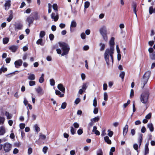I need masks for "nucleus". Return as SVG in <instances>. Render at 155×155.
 <instances>
[{"label":"nucleus","instance_id":"nucleus-1","mask_svg":"<svg viewBox=\"0 0 155 155\" xmlns=\"http://www.w3.org/2000/svg\"><path fill=\"white\" fill-rule=\"evenodd\" d=\"M113 53L114 51L112 47H111L110 49L107 48L105 50L104 54V59L106 62L108 66H109V55H110L112 63H113L114 60L113 55Z\"/></svg>","mask_w":155,"mask_h":155},{"label":"nucleus","instance_id":"nucleus-2","mask_svg":"<svg viewBox=\"0 0 155 155\" xmlns=\"http://www.w3.org/2000/svg\"><path fill=\"white\" fill-rule=\"evenodd\" d=\"M58 44L63 51L61 54V56H64L68 54L70 50L69 46L68 44L63 42H59Z\"/></svg>","mask_w":155,"mask_h":155},{"label":"nucleus","instance_id":"nucleus-3","mask_svg":"<svg viewBox=\"0 0 155 155\" xmlns=\"http://www.w3.org/2000/svg\"><path fill=\"white\" fill-rule=\"evenodd\" d=\"M149 93L147 92H143L140 97V100L141 102L143 104H147L148 102Z\"/></svg>","mask_w":155,"mask_h":155},{"label":"nucleus","instance_id":"nucleus-4","mask_svg":"<svg viewBox=\"0 0 155 155\" xmlns=\"http://www.w3.org/2000/svg\"><path fill=\"white\" fill-rule=\"evenodd\" d=\"M99 31L100 34L102 35L103 39H107V31L105 26H103L100 29Z\"/></svg>","mask_w":155,"mask_h":155},{"label":"nucleus","instance_id":"nucleus-5","mask_svg":"<svg viewBox=\"0 0 155 155\" xmlns=\"http://www.w3.org/2000/svg\"><path fill=\"white\" fill-rule=\"evenodd\" d=\"M12 147L11 145L8 143H5L3 145L4 150L5 152H8L9 151Z\"/></svg>","mask_w":155,"mask_h":155},{"label":"nucleus","instance_id":"nucleus-6","mask_svg":"<svg viewBox=\"0 0 155 155\" xmlns=\"http://www.w3.org/2000/svg\"><path fill=\"white\" fill-rule=\"evenodd\" d=\"M34 21L33 18L30 15L27 17L26 20V21L28 22V25L29 27H30L31 24H33Z\"/></svg>","mask_w":155,"mask_h":155},{"label":"nucleus","instance_id":"nucleus-7","mask_svg":"<svg viewBox=\"0 0 155 155\" xmlns=\"http://www.w3.org/2000/svg\"><path fill=\"white\" fill-rule=\"evenodd\" d=\"M23 61L21 59H19L15 61L14 62L15 67L16 68H19L21 66Z\"/></svg>","mask_w":155,"mask_h":155},{"label":"nucleus","instance_id":"nucleus-8","mask_svg":"<svg viewBox=\"0 0 155 155\" xmlns=\"http://www.w3.org/2000/svg\"><path fill=\"white\" fill-rule=\"evenodd\" d=\"M30 15L33 18L34 20H37L39 19V17L38 15V13L37 12H32Z\"/></svg>","mask_w":155,"mask_h":155},{"label":"nucleus","instance_id":"nucleus-9","mask_svg":"<svg viewBox=\"0 0 155 155\" xmlns=\"http://www.w3.org/2000/svg\"><path fill=\"white\" fill-rule=\"evenodd\" d=\"M11 0H8L5 1L4 4L5 10H7L10 8L11 6Z\"/></svg>","mask_w":155,"mask_h":155},{"label":"nucleus","instance_id":"nucleus-10","mask_svg":"<svg viewBox=\"0 0 155 155\" xmlns=\"http://www.w3.org/2000/svg\"><path fill=\"white\" fill-rule=\"evenodd\" d=\"M35 89L38 95L41 96L44 94L43 90L40 86H38L37 88H35Z\"/></svg>","mask_w":155,"mask_h":155},{"label":"nucleus","instance_id":"nucleus-11","mask_svg":"<svg viewBox=\"0 0 155 155\" xmlns=\"http://www.w3.org/2000/svg\"><path fill=\"white\" fill-rule=\"evenodd\" d=\"M51 18L53 19L55 21H57L59 18V16L58 14L56 15L55 13L52 12L51 15Z\"/></svg>","mask_w":155,"mask_h":155},{"label":"nucleus","instance_id":"nucleus-12","mask_svg":"<svg viewBox=\"0 0 155 155\" xmlns=\"http://www.w3.org/2000/svg\"><path fill=\"white\" fill-rule=\"evenodd\" d=\"M18 47L17 46L13 45L9 47V49L13 52H15Z\"/></svg>","mask_w":155,"mask_h":155},{"label":"nucleus","instance_id":"nucleus-13","mask_svg":"<svg viewBox=\"0 0 155 155\" xmlns=\"http://www.w3.org/2000/svg\"><path fill=\"white\" fill-rule=\"evenodd\" d=\"M132 7L133 9L134 12L135 14L137 16V10H136V8L137 7V4L135 2H133L132 5Z\"/></svg>","mask_w":155,"mask_h":155},{"label":"nucleus","instance_id":"nucleus-14","mask_svg":"<svg viewBox=\"0 0 155 155\" xmlns=\"http://www.w3.org/2000/svg\"><path fill=\"white\" fill-rule=\"evenodd\" d=\"M149 143H147L145 145L144 148V155H146L149 153V149L148 148V145Z\"/></svg>","mask_w":155,"mask_h":155},{"label":"nucleus","instance_id":"nucleus-15","mask_svg":"<svg viewBox=\"0 0 155 155\" xmlns=\"http://www.w3.org/2000/svg\"><path fill=\"white\" fill-rule=\"evenodd\" d=\"M58 89L63 92H64L65 91V88L61 84H59L58 85Z\"/></svg>","mask_w":155,"mask_h":155},{"label":"nucleus","instance_id":"nucleus-16","mask_svg":"<svg viewBox=\"0 0 155 155\" xmlns=\"http://www.w3.org/2000/svg\"><path fill=\"white\" fill-rule=\"evenodd\" d=\"M128 128V125L127 124H126L123 128V134L124 137L127 134V133Z\"/></svg>","mask_w":155,"mask_h":155},{"label":"nucleus","instance_id":"nucleus-17","mask_svg":"<svg viewBox=\"0 0 155 155\" xmlns=\"http://www.w3.org/2000/svg\"><path fill=\"white\" fill-rule=\"evenodd\" d=\"M151 74V72L150 71H146L144 74L143 76V78L145 77L146 78H147V79H149L150 75Z\"/></svg>","mask_w":155,"mask_h":155},{"label":"nucleus","instance_id":"nucleus-18","mask_svg":"<svg viewBox=\"0 0 155 155\" xmlns=\"http://www.w3.org/2000/svg\"><path fill=\"white\" fill-rule=\"evenodd\" d=\"M149 79H147V78H146L145 77L142 78L141 79V82L142 83H143V87H142V88H143L144 87L145 85L147 84V82L148 81Z\"/></svg>","mask_w":155,"mask_h":155},{"label":"nucleus","instance_id":"nucleus-19","mask_svg":"<svg viewBox=\"0 0 155 155\" xmlns=\"http://www.w3.org/2000/svg\"><path fill=\"white\" fill-rule=\"evenodd\" d=\"M147 125V127L149 128V130L151 132H152L153 131L154 127L152 123L148 124Z\"/></svg>","mask_w":155,"mask_h":155},{"label":"nucleus","instance_id":"nucleus-20","mask_svg":"<svg viewBox=\"0 0 155 155\" xmlns=\"http://www.w3.org/2000/svg\"><path fill=\"white\" fill-rule=\"evenodd\" d=\"M104 139L105 142L108 144H111V141L109 139L108 137L107 136L105 137L104 138Z\"/></svg>","mask_w":155,"mask_h":155},{"label":"nucleus","instance_id":"nucleus-21","mask_svg":"<svg viewBox=\"0 0 155 155\" xmlns=\"http://www.w3.org/2000/svg\"><path fill=\"white\" fill-rule=\"evenodd\" d=\"M29 75L28 77V79L29 80H33L35 79V76L34 74H29V73L28 74V75Z\"/></svg>","mask_w":155,"mask_h":155},{"label":"nucleus","instance_id":"nucleus-22","mask_svg":"<svg viewBox=\"0 0 155 155\" xmlns=\"http://www.w3.org/2000/svg\"><path fill=\"white\" fill-rule=\"evenodd\" d=\"M114 39H110V42L109 44L110 45V49L111 47L113 48V51H114Z\"/></svg>","mask_w":155,"mask_h":155},{"label":"nucleus","instance_id":"nucleus-23","mask_svg":"<svg viewBox=\"0 0 155 155\" xmlns=\"http://www.w3.org/2000/svg\"><path fill=\"white\" fill-rule=\"evenodd\" d=\"M143 136V135L141 134H140L139 135V139H138V143L139 144V147H140V145L141 144V143L142 141Z\"/></svg>","mask_w":155,"mask_h":155},{"label":"nucleus","instance_id":"nucleus-24","mask_svg":"<svg viewBox=\"0 0 155 155\" xmlns=\"http://www.w3.org/2000/svg\"><path fill=\"white\" fill-rule=\"evenodd\" d=\"M5 133V128L2 126L0 127V135H4Z\"/></svg>","mask_w":155,"mask_h":155},{"label":"nucleus","instance_id":"nucleus-25","mask_svg":"<svg viewBox=\"0 0 155 155\" xmlns=\"http://www.w3.org/2000/svg\"><path fill=\"white\" fill-rule=\"evenodd\" d=\"M10 11L11 14L9 15L8 18L7 19V21L9 22H10L11 21L13 18L12 11L11 10Z\"/></svg>","mask_w":155,"mask_h":155},{"label":"nucleus","instance_id":"nucleus-26","mask_svg":"<svg viewBox=\"0 0 155 155\" xmlns=\"http://www.w3.org/2000/svg\"><path fill=\"white\" fill-rule=\"evenodd\" d=\"M55 92L56 95L59 96V97H63L64 96V94H61V92L58 90H56Z\"/></svg>","mask_w":155,"mask_h":155},{"label":"nucleus","instance_id":"nucleus-27","mask_svg":"<svg viewBox=\"0 0 155 155\" xmlns=\"http://www.w3.org/2000/svg\"><path fill=\"white\" fill-rule=\"evenodd\" d=\"M99 46L101 47L100 49V51H103L105 47V45L104 44L102 43H100L99 44Z\"/></svg>","mask_w":155,"mask_h":155},{"label":"nucleus","instance_id":"nucleus-28","mask_svg":"<svg viewBox=\"0 0 155 155\" xmlns=\"http://www.w3.org/2000/svg\"><path fill=\"white\" fill-rule=\"evenodd\" d=\"M149 12L150 14H151L153 13H155V8H153L152 6H150L149 8Z\"/></svg>","mask_w":155,"mask_h":155},{"label":"nucleus","instance_id":"nucleus-29","mask_svg":"<svg viewBox=\"0 0 155 155\" xmlns=\"http://www.w3.org/2000/svg\"><path fill=\"white\" fill-rule=\"evenodd\" d=\"M100 119L99 117L98 116L95 117L94 118L91 119V120L92 122H93L94 123L96 122L99 120Z\"/></svg>","mask_w":155,"mask_h":155},{"label":"nucleus","instance_id":"nucleus-30","mask_svg":"<svg viewBox=\"0 0 155 155\" xmlns=\"http://www.w3.org/2000/svg\"><path fill=\"white\" fill-rule=\"evenodd\" d=\"M5 115L6 116L7 118L8 119H11L12 117V116L11 114H10L8 112L6 111L5 112Z\"/></svg>","mask_w":155,"mask_h":155},{"label":"nucleus","instance_id":"nucleus-31","mask_svg":"<svg viewBox=\"0 0 155 155\" xmlns=\"http://www.w3.org/2000/svg\"><path fill=\"white\" fill-rule=\"evenodd\" d=\"M77 24L75 21L73 20L72 21L71 23L70 27L71 28H75Z\"/></svg>","mask_w":155,"mask_h":155},{"label":"nucleus","instance_id":"nucleus-32","mask_svg":"<svg viewBox=\"0 0 155 155\" xmlns=\"http://www.w3.org/2000/svg\"><path fill=\"white\" fill-rule=\"evenodd\" d=\"M150 58L153 60H155V52L149 55Z\"/></svg>","mask_w":155,"mask_h":155},{"label":"nucleus","instance_id":"nucleus-33","mask_svg":"<svg viewBox=\"0 0 155 155\" xmlns=\"http://www.w3.org/2000/svg\"><path fill=\"white\" fill-rule=\"evenodd\" d=\"M97 155H103V152L101 149H98L97 151Z\"/></svg>","mask_w":155,"mask_h":155},{"label":"nucleus","instance_id":"nucleus-34","mask_svg":"<svg viewBox=\"0 0 155 155\" xmlns=\"http://www.w3.org/2000/svg\"><path fill=\"white\" fill-rule=\"evenodd\" d=\"M87 83H84L83 84L82 88L83 90L85 91L87 87Z\"/></svg>","mask_w":155,"mask_h":155},{"label":"nucleus","instance_id":"nucleus-35","mask_svg":"<svg viewBox=\"0 0 155 155\" xmlns=\"http://www.w3.org/2000/svg\"><path fill=\"white\" fill-rule=\"evenodd\" d=\"M45 35V32L43 31H41L40 32L39 36L40 38H43Z\"/></svg>","mask_w":155,"mask_h":155},{"label":"nucleus","instance_id":"nucleus-36","mask_svg":"<svg viewBox=\"0 0 155 155\" xmlns=\"http://www.w3.org/2000/svg\"><path fill=\"white\" fill-rule=\"evenodd\" d=\"M48 149V147L46 146H44L42 149V151L44 154H45L47 153V152Z\"/></svg>","mask_w":155,"mask_h":155},{"label":"nucleus","instance_id":"nucleus-37","mask_svg":"<svg viewBox=\"0 0 155 155\" xmlns=\"http://www.w3.org/2000/svg\"><path fill=\"white\" fill-rule=\"evenodd\" d=\"M125 73L124 71H122L119 75V77L121 78L123 80L124 78Z\"/></svg>","mask_w":155,"mask_h":155},{"label":"nucleus","instance_id":"nucleus-38","mask_svg":"<svg viewBox=\"0 0 155 155\" xmlns=\"http://www.w3.org/2000/svg\"><path fill=\"white\" fill-rule=\"evenodd\" d=\"M53 8L56 12L58 11V7L56 4H54L52 5Z\"/></svg>","mask_w":155,"mask_h":155},{"label":"nucleus","instance_id":"nucleus-39","mask_svg":"<svg viewBox=\"0 0 155 155\" xmlns=\"http://www.w3.org/2000/svg\"><path fill=\"white\" fill-rule=\"evenodd\" d=\"M34 127L35 128V131L38 133V132L40 131V128L38 127L37 124H36L34 126Z\"/></svg>","mask_w":155,"mask_h":155},{"label":"nucleus","instance_id":"nucleus-40","mask_svg":"<svg viewBox=\"0 0 155 155\" xmlns=\"http://www.w3.org/2000/svg\"><path fill=\"white\" fill-rule=\"evenodd\" d=\"M70 131L71 134L73 135L75 133L76 130L73 127H71Z\"/></svg>","mask_w":155,"mask_h":155},{"label":"nucleus","instance_id":"nucleus-41","mask_svg":"<svg viewBox=\"0 0 155 155\" xmlns=\"http://www.w3.org/2000/svg\"><path fill=\"white\" fill-rule=\"evenodd\" d=\"M83 133V129L80 128L77 131V133L78 135H81Z\"/></svg>","mask_w":155,"mask_h":155},{"label":"nucleus","instance_id":"nucleus-42","mask_svg":"<svg viewBox=\"0 0 155 155\" xmlns=\"http://www.w3.org/2000/svg\"><path fill=\"white\" fill-rule=\"evenodd\" d=\"M50 84L51 86H54L55 84V81L53 79H50Z\"/></svg>","mask_w":155,"mask_h":155},{"label":"nucleus","instance_id":"nucleus-43","mask_svg":"<svg viewBox=\"0 0 155 155\" xmlns=\"http://www.w3.org/2000/svg\"><path fill=\"white\" fill-rule=\"evenodd\" d=\"M107 131L108 132V135L110 137H111L112 136L113 132L112 131H110V129H109Z\"/></svg>","mask_w":155,"mask_h":155},{"label":"nucleus","instance_id":"nucleus-44","mask_svg":"<svg viewBox=\"0 0 155 155\" xmlns=\"http://www.w3.org/2000/svg\"><path fill=\"white\" fill-rule=\"evenodd\" d=\"M90 3L88 1L84 3V8H87L89 7L90 5Z\"/></svg>","mask_w":155,"mask_h":155},{"label":"nucleus","instance_id":"nucleus-45","mask_svg":"<svg viewBox=\"0 0 155 155\" xmlns=\"http://www.w3.org/2000/svg\"><path fill=\"white\" fill-rule=\"evenodd\" d=\"M73 126L75 128H78L79 127V124L77 122H74V123Z\"/></svg>","mask_w":155,"mask_h":155},{"label":"nucleus","instance_id":"nucleus-46","mask_svg":"<svg viewBox=\"0 0 155 155\" xmlns=\"http://www.w3.org/2000/svg\"><path fill=\"white\" fill-rule=\"evenodd\" d=\"M104 100L105 101H107L108 99V95L107 92H105L104 94Z\"/></svg>","mask_w":155,"mask_h":155},{"label":"nucleus","instance_id":"nucleus-47","mask_svg":"<svg viewBox=\"0 0 155 155\" xmlns=\"http://www.w3.org/2000/svg\"><path fill=\"white\" fill-rule=\"evenodd\" d=\"M93 106L96 107L97 105V101L96 97H95L93 100Z\"/></svg>","mask_w":155,"mask_h":155},{"label":"nucleus","instance_id":"nucleus-48","mask_svg":"<svg viewBox=\"0 0 155 155\" xmlns=\"http://www.w3.org/2000/svg\"><path fill=\"white\" fill-rule=\"evenodd\" d=\"M66 105L67 103L65 102H64L62 104L61 108L62 109H64L65 108Z\"/></svg>","mask_w":155,"mask_h":155},{"label":"nucleus","instance_id":"nucleus-49","mask_svg":"<svg viewBox=\"0 0 155 155\" xmlns=\"http://www.w3.org/2000/svg\"><path fill=\"white\" fill-rule=\"evenodd\" d=\"M25 124L23 123H21L19 125L20 128L21 129H24L25 128Z\"/></svg>","mask_w":155,"mask_h":155},{"label":"nucleus","instance_id":"nucleus-50","mask_svg":"<svg viewBox=\"0 0 155 155\" xmlns=\"http://www.w3.org/2000/svg\"><path fill=\"white\" fill-rule=\"evenodd\" d=\"M42 39H38L36 42V43L37 44H40L41 45H43V44L42 43Z\"/></svg>","mask_w":155,"mask_h":155},{"label":"nucleus","instance_id":"nucleus-51","mask_svg":"<svg viewBox=\"0 0 155 155\" xmlns=\"http://www.w3.org/2000/svg\"><path fill=\"white\" fill-rule=\"evenodd\" d=\"M133 147L135 150H136L137 152L138 151V146L137 144H134L133 145Z\"/></svg>","mask_w":155,"mask_h":155},{"label":"nucleus","instance_id":"nucleus-52","mask_svg":"<svg viewBox=\"0 0 155 155\" xmlns=\"http://www.w3.org/2000/svg\"><path fill=\"white\" fill-rule=\"evenodd\" d=\"M22 27V25L21 24H19L17 25L16 26H15V28L17 29H21V28Z\"/></svg>","mask_w":155,"mask_h":155},{"label":"nucleus","instance_id":"nucleus-53","mask_svg":"<svg viewBox=\"0 0 155 155\" xmlns=\"http://www.w3.org/2000/svg\"><path fill=\"white\" fill-rule=\"evenodd\" d=\"M35 84V81H31L29 82V85L30 86H32Z\"/></svg>","mask_w":155,"mask_h":155},{"label":"nucleus","instance_id":"nucleus-54","mask_svg":"<svg viewBox=\"0 0 155 155\" xmlns=\"http://www.w3.org/2000/svg\"><path fill=\"white\" fill-rule=\"evenodd\" d=\"M71 9L72 13H73L74 15H76L77 14V11L76 10V8H74V9H73L72 6L71 5Z\"/></svg>","mask_w":155,"mask_h":155},{"label":"nucleus","instance_id":"nucleus-55","mask_svg":"<svg viewBox=\"0 0 155 155\" xmlns=\"http://www.w3.org/2000/svg\"><path fill=\"white\" fill-rule=\"evenodd\" d=\"M80 101H81L80 99L79 98H77L76 99V100L74 101V103L76 104H78L79 103V102H80Z\"/></svg>","mask_w":155,"mask_h":155},{"label":"nucleus","instance_id":"nucleus-56","mask_svg":"<svg viewBox=\"0 0 155 155\" xmlns=\"http://www.w3.org/2000/svg\"><path fill=\"white\" fill-rule=\"evenodd\" d=\"M5 120V118L3 117H0V122L3 124Z\"/></svg>","mask_w":155,"mask_h":155},{"label":"nucleus","instance_id":"nucleus-57","mask_svg":"<svg viewBox=\"0 0 155 155\" xmlns=\"http://www.w3.org/2000/svg\"><path fill=\"white\" fill-rule=\"evenodd\" d=\"M151 117V113H149L145 116V118L147 119H149Z\"/></svg>","mask_w":155,"mask_h":155},{"label":"nucleus","instance_id":"nucleus-58","mask_svg":"<svg viewBox=\"0 0 155 155\" xmlns=\"http://www.w3.org/2000/svg\"><path fill=\"white\" fill-rule=\"evenodd\" d=\"M32 152V149L31 147H29L28 149V154L30 155Z\"/></svg>","mask_w":155,"mask_h":155},{"label":"nucleus","instance_id":"nucleus-59","mask_svg":"<svg viewBox=\"0 0 155 155\" xmlns=\"http://www.w3.org/2000/svg\"><path fill=\"white\" fill-rule=\"evenodd\" d=\"M130 103V101L128 100L127 103H124V108H126L128 106V105Z\"/></svg>","mask_w":155,"mask_h":155},{"label":"nucleus","instance_id":"nucleus-60","mask_svg":"<svg viewBox=\"0 0 155 155\" xmlns=\"http://www.w3.org/2000/svg\"><path fill=\"white\" fill-rule=\"evenodd\" d=\"M134 95V91L133 89H131L130 91V97L132 98Z\"/></svg>","mask_w":155,"mask_h":155},{"label":"nucleus","instance_id":"nucleus-61","mask_svg":"<svg viewBox=\"0 0 155 155\" xmlns=\"http://www.w3.org/2000/svg\"><path fill=\"white\" fill-rule=\"evenodd\" d=\"M40 138L42 140H45L46 138V136L45 135H40Z\"/></svg>","mask_w":155,"mask_h":155},{"label":"nucleus","instance_id":"nucleus-62","mask_svg":"<svg viewBox=\"0 0 155 155\" xmlns=\"http://www.w3.org/2000/svg\"><path fill=\"white\" fill-rule=\"evenodd\" d=\"M81 37L82 39H85L86 37V35L83 32L81 34Z\"/></svg>","mask_w":155,"mask_h":155},{"label":"nucleus","instance_id":"nucleus-63","mask_svg":"<svg viewBox=\"0 0 155 155\" xmlns=\"http://www.w3.org/2000/svg\"><path fill=\"white\" fill-rule=\"evenodd\" d=\"M44 81V78L40 77L39 80V82L40 83H42Z\"/></svg>","mask_w":155,"mask_h":155},{"label":"nucleus","instance_id":"nucleus-64","mask_svg":"<svg viewBox=\"0 0 155 155\" xmlns=\"http://www.w3.org/2000/svg\"><path fill=\"white\" fill-rule=\"evenodd\" d=\"M18 152V150L16 148H15L14 149L13 151V153L14 154H16Z\"/></svg>","mask_w":155,"mask_h":155}]
</instances>
